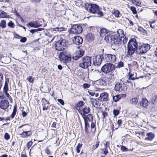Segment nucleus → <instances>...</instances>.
I'll return each mask as SVG.
<instances>
[{"label": "nucleus", "instance_id": "nucleus-63", "mask_svg": "<svg viewBox=\"0 0 157 157\" xmlns=\"http://www.w3.org/2000/svg\"><path fill=\"white\" fill-rule=\"evenodd\" d=\"M45 153L47 155H49L50 154V151L48 148H46V149H45Z\"/></svg>", "mask_w": 157, "mask_h": 157}, {"label": "nucleus", "instance_id": "nucleus-30", "mask_svg": "<svg viewBox=\"0 0 157 157\" xmlns=\"http://www.w3.org/2000/svg\"><path fill=\"white\" fill-rule=\"evenodd\" d=\"M122 95L119 94L113 97V99L114 101L117 102L120 100L122 97Z\"/></svg>", "mask_w": 157, "mask_h": 157}, {"label": "nucleus", "instance_id": "nucleus-24", "mask_svg": "<svg viewBox=\"0 0 157 157\" xmlns=\"http://www.w3.org/2000/svg\"><path fill=\"white\" fill-rule=\"evenodd\" d=\"M109 31L105 28H102L100 29V35L101 36H104L109 32Z\"/></svg>", "mask_w": 157, "mask_h": 157}, {"label": "nucleus", "instance_id": "nucleus-61", "mask_svg": "<svg viewBox=\"0 0 157 157\" xmlns=\"http://www.w3.org/2000/svg\"><path fill=\"white\" fill-rule=\"evenodd\" d=\"M26 38L25 37H23L20 40V41L22 43H24L26 41Z\"/></svg>", "mask_w": 157, "mask_h": 157}, {"label": "nucleus", "instance_id": "nucleus-1", "mask_svg": "<svg viewBox=\"0 0 157 157\" xmlns=\"http://www.w3.org/2000/svg\"><path fill=\"white\" fill-rule=\"evenodd\" d=\"M105 40L113 46L117 48L121 44L122 39L118 38L117 36L109 35L105 36Z\"/></svg>", "mask_w": 157, "mask_h": 157}, {"label": "nucleus", "instance_id": "nucleus-47", "mask_svg": "<svg viewBox=\"0 0 157 157\" xmlns=\"http://www.w3.org/2000/svg\"><path fill=\"white\" fill-rule=\"evenodd\" d=\"M5 139L6 140H8L10 138V136L7 133H6L4 136Z\"/></svg>", "mask_w": 157, "mask_h": 157}, {"label": "nucleus", "instance_id": "nucleus-34", "mask_svg": "<svg viewBox=\"0 0 157 157\" xmlns=\"http://www.w3.org/2000/svg\"><path fill=\"white\" fill-rule=\"evenodd\" d=\"M6 26V21L4 20H2L0 23V27L2 28H5Z\"/></svg>", "mask_w": 157, "mask_h": 157}, {"label": "nucleus", "instance_id": "nucleus-29", "mask_svg": "<svg viewBox=\"0 0 157 157\" xmlns=\"http://www.w3.org/2000/svg\"><path fill=\"white\" fill-rule=\"evenodd\" d=\"M31 132L30 131L23 132L20 134L22 137L25 138L30 136L31 135Z\"/></svg>", "mask_w": 157, "mask_h": 157}, {"label": "nucleus", "instance_id": "nucleus-11", "mask_svg": "<svg viewBox=\"0 0 157 157\" xmlns=\"http://www.w3.org/2000/svg\"><path fill=\"white\" fill-rule=\"evenodd\" d=\"M104 59L103 56L102 54L98 55L93 59V64L95 66H98L101 63L102 59Z\"/></svg>", "mask_w": 157, "mask_h": 157}, {"label": "nucleus", "instance_id": "nucleus-50", "mask_svg": "<svg viewBox=\"0 0 157 157\" xmlns=\"http://www.w3.org/2000/svg\"><path fill=\"white\" fill-rule=\"evenodd\" d=\"M99 142L98 141H97L96 144L94 145L93 147V149L94 150L96 149L99 146Z\"/></svg>", "mask_w": 157, "mask_h": 157}, {"label": "nucleus", "instance_id": "nucleus-18", "mask_svg": "<svg viewBox=\"0 0 157 157\" xmlns=\"http://www.w3.org/2000/svg\"><path fill=\"white\" fill-rule=\"evenodd\" d=\"M72 40L74 43L78 45L82 43L83 39L79 36H75L73 37Z\"/></svg>", "mask_w": 157, "mask_h": 157}, {"label": "nucleus", "instance_id": "nucleus-32", "mask_svg": "<svg viewBox=\"0 0 157 157\" xmlns=\"http://www.w3.org/2000/svg\"><path fill=\"white\" fill-rule=\"evenodd\" d=\"M138 100L137 98H134L131 99L129 101L130 103L134 105H136L138 102Z\"/></svg>", "mask_w": 157, "mask_h": 157}, {"label": "nucleus", "instance_id": "nucleus-51", "mask_svg": "<svg viewBox=\"0 0 157 157\" xmlns=\"http://www.w3.org/2000/svg\"><path fill=\"white\" fill-rule=\"evenodd\" d=\"M124 66V63L123 62L120 61L117 63V66L118 67H123Z\"/></svg>", "mask_w": 157, "mask_h": 157}, {"label": "nucleus", "instance_id": "nucleus-31", "mask_svg": "<svg viewBox=\"0 0 157 157\" xmlns=\"http://www.w3.org/2000/svg\"><path fill=\"white\" fill-rule=\"evenodd\" d=\"M52 34L53 33L52 31H51L50 32H48L46 34V36H48L49 38H50L52 37V39L50 40V42H52L53 40L56 37V36H53V35Z\"/></svg>", "mask_w": 157, "mask_h": 157}, {"label": "nucleus", "instance_id": "nucleus-2", "mask_svg": "<svg viewBox=\"0 0 157 157\" xmlns=\"http://www.w3.org/2000/svg\"><path fill=\"white\" fill-rule=\"evenodd\" d=\"M91 64V58L85 56L82 58V61L79 64V66L82 68H87L89 66H90Z\"/></svg>", "mask_w": 157, "mask_h": 157}, {"label": "nucleus", "instance_id": "nucleus-62", "mask_svg": "<svg viewBox=\"0 0 157 157\" xmlns=\"http://www.w3.org/2000/svg\"><path fill=\"white\" fill-rule=\"evenodd\" d=\"M41 0H30V1L33 3H37L40 2Z\"/></svg>", "mask_w": 157, "mask_h": 157}, {"label": "nucleus", "instance_id": "nucleus-13", "mask_svg": "<svg viewBox=\"0 0 157 157\" xmlns=\"http://www.w3.org/2000/svg\"><path fill=\"white\" fill-rule=\"evenodd\" d=\"M9 82V79L8 78L6 79L5 82L4 86L3 88V90L5 93L6 96L9 98V100H12V98L10 97L9 94L8 93L7 91L8 90V82Z\"/></svg>", "mask_w": 157, "mask_h": 157}, {"label": "nucleus", "instance_id": "nucleus-8", "mask_svg": "<svg viewBox=\"0 0 157 157\" xmlns=\"http://www.w3.org/2000/svg\"><path fill=\"white\" fill-rule=\"evenodd\" d=\"M8 100L4 96H0V107L2 109H5L9 106Z\"/></svg>", "mask_w": 157, "mask_h": 157}, {"label": "nucleus", "instance_id": "nucleus-41", "mask_svg": "<svg viewBox=\"0 0 157 157\" xmlns=\"http://www.w3.org/2000/svg\"><path fill=\"white\" fill-rule=\"evenodd\" d=\"M64 28L63 27H56L53 29V30L56 31H63Z\"/></svg>", "mask_w": 157, "mask_h": 157}, {"label": "nucleus", "instance_id": "nucleus-57", "mask_svg": "<svg viewBox=\"0 0 157 157\" xmlns=\"http://www.w3.org/2000/svg\"><path fill=\"white\" fill-rule=\"evenodd\" d=\"M57 101L58 102H59L60 104H61L62 105H64V101L63 100H62L61 99H59L57 100Z\"/></svg>", "mask_w": 157, "mask_h": 157}, {"label": "nucleus", "instance_id": "nucleus-59", "mask_svg": "<svg viewBox=\"0 0 157 157\" xmlns=\"http://www.w3.org/2000/svg\"><path fill=\"white\" fill-rule=\"evenodd\" d=\"M33 144V142L31 141L29 142L27 144V148L29 149L30 147L32 146Z\"/></svg>", "mask_w": 157, "mask_h": 157}, {"label": "nucleus", "instance_id": "nucleus-56", "mask_svg": "<svg viewBox=\"0 0 157 157\" xmlns=\"http://www.w3.org/2000/svg\"><path fill=\"white\" fill-rule=\"evenodd\" d=\"M103 153L105 155H106L108 152L107 148H105L103 149L102 150Z\"/></svg>", "mask_w": 157, "mask_h": 157}, {"label": "nucleus", "instance_id": "nucleus-10", "mask_svg": "<svg viewBox=\"0 0 157 157\" xmlns=\"http://www.w3.org/2000/svg\"><path fill=\"white\" fill-rule=\"evenodd\" d=\"M82 31V26L80 24H78L73 25L71 29V32L74 34H79Z\"/></svg>", "mask_w": 157, "mask_h": 157}, {"label": "nucleus", "instance_id": "nucleus-36", "mask_svg": "<svg viewBox=\"0 0 157 157\" xmlns=\"http://www.w3.org/2000/svg\"><path fill=\"white\" fill-rule=\"evenodd\" d=\"M93 4L90 3H86L85 5V7L86 10H89L90 8H91V6Z\"/></svg>", "mask_w": 157, "mask_h": 157}, {"label": "nucleus", "instance_id": "nucleus-39", "mask_svg": "<svg viewBox=\"0 0 157 157\" xmlns=\"http://www.w3.org/2000/svg\"><path fill=\"white\" fill-rule=\"evenodd\" d=\"M93 115L92 114H89L87 115V117L86 118L87 119V120L88 119L89 121L91 122L93 120Z\"/></svg>", "mask_w": 157, "mask_h": 157}, {"label": "nucleus", "instance_id": "nucleus-22", "mask_svg": "<svg viewBox=\"0 0 157 157\" xmlns=\"http://www.w3.org/2000/svg\"><path fill=\"white\" fill-rule=\"evenodd\" d=\"M85 122V128L84 129L86 132L88 134L89 133V130L88 128L90 127V125L88 122L87 119L85 117H83Z\"/></svg>", "mask_w": 157, "mask_h": 157}, {"label": "nucleus", "instance_id": "nucleus-42", "mask_svg": "<svg viewBox=\"0 0 157 157\" xmlns=\"http://www.w3.org/2000/svg\"><path fill=\"white\" fill-rule=\"evenodd\" d=\"M82 147V144H78V145L77 146L76 148V150L77 153H79L80 151V149Z\"/></svg>", "mask_w": 157, "mask_h": 157}, {"label": "nucleus", "instance_id": "nucleus-33", "mask_svg": "<svg viewBox=\"0 0 157 157\" xmlns=\"http://www.w3.org/2000/svg\"><path fill=\"white\" fill-rule=\"evenodd\" d=\"M82 112L85 114H88L90 112V108L89 107H86L82 109Z\"/></svg>", "mask_w": 157, "mask_h": 157}, {"label": "nucleus", "instance_id": "nucleus-58", "mask_svg": "<svg viewBox=\"0 0 157 157\" xmlns=\"http://www.w3.org/2000/svg\"><path fill=\"white\" fill-rule=\"evenodd\" d=\"M14 25L12 21H10L8 24V25L10 27L13 28V25Z\"/></svg>", "mask_w": 157, "mask_h": 157}, {"label": "nucleus", "instance_id": "nucleus-3", "mask_svg": "<svg viewBox=\"0 0 157 157\" xmlns=\"http://www.w3.org/2000/svg\"><path fill=\"white\" fill-rule=\"evenodd\" d=\"M150 49V45L148 44H143L136 49V53L142 55L146 53Z\"/></svg>", "mask_w": 157, "mask_h": 157}, {"label": "nucleus", "instance_id": "nucleus-6", "mask_svg": "<svg viewBox=\"0 0 157 157\" xmlns=\"http://www.w3.org/2000/svg\"><path fill=\"white\" fill-rule=\"evenodd\" d=\"M100 9L98 5L93 4L91 8L89 9V12L93 14L97 13L99 17H101L103 16V14Z\"/></svg>", "mask_w": 157, "mask_h": 157}, {"label": "nucleus", "instance_id": "nucleus-7", "mask_svg": "<svg viewBox=\"0 0 157 157\" xmlns=\"http://www.w3.org/2000/svg\"><path fill=\"white\" fill-rule=\"evenodd\" d=\"M67 43L66 40L62 39L58 40L56 44L55 48L57 51L63 50L64 48L66 47Z\"/></svg>", "mask_w": 157, "mask_h": 157}, {"label": "nucleus", "instance_id": "nucleus-15", "mask_svg": "<svg viewBox=\"0 0 157 157\" xmlns=\"http://www.w3.org/2000/svg\"><path fill=\"white\" fill-rule=\"evenodd\" d=\"M89 102L92 105L93 108L94 107L97 108H98L101 104L98 100L93 98L90 99Z\"/></svg>", "mask_w": 157, "mask_h": 157}, {"label": "nucleus", "instance_id": "nucleus-23", "mask_svg": "<svg viewBox=\"0 0 157 157\" xmlns=\"http://www.w3.org/2000/svg\"><path fill=\"white\" fill-rule=\"evenodd\" d=\"M140 105L141 106L143 107H147L148 105V101L145 98H142L140 102Z\"/></svg>", "mask_w": 157, "mask_h": 157}, {"label": "nucleus", "instance_id": "nucleus-52", "mask_svg": "<svg viewBox=\"0 0 157 157\" xmlns=\"http://www.w3.org/2000/svg\"><path fill=\"white\" fill-rule=\"evenodd\" d=\"M109 142L108 141H107L104 144V146L105 148H109Z\"/></svg>", "mask_w": 157, "mask_h": 157}, {"label": "nucleus", "instance_id": "nucleus-17", "mask_svg": "<svg viewBox=\"0 0 157 157\" xmlns=\"http://www.w3.org/2000/svg\"><path fill=\"white\" fill-rule=\"evenodd\" d=\"M128 46L131 47H133L134 48L136 49L137 48V43L136 39L134 38L131 39L128 42Z\"/></svg>", "mask_w": 157, "mask_h": 157}, {"label": "nucleus", "instance_id": "nucleus-43", "mask_svg": "<svg viewBox=\"0 0 157 157\" xmlns=\"http://www.w3.org/2000/svg\"><path fill=\"white\" fill-rule=\"evenodd\" d=\"M128 79H131L132 80H135V78L134 77H133L134 75L133 74H131L130 71L128 73Z\"/></svg>", "mask_w": 157, "mask_h": 157}, {"label": "nucleus", "instance_id": "nucleus-38", "mask_svg": "<svg viewBox=\"0 0 157 157\" xmlns=\"http://www.w3.org/2000/svg\"><path fill=\"white\" fill-rule=\"evenodd\" d=\"M75 3L76 6L80 7L82 5V2L80 0H77L75 1Z\"/></svg>", "mask_w": 157, "mask_h": 157}, {"label": "nucleus", "instance_id": "nucleus-49", "mask_svg": "<svg viewBox=\"0 0 157 157\" xmlns=\"http://www.w3.org/2000/svg\"><path fill=\"white\" fill-rule=\"evenodd\" d=\"M119 113V112L118 110L114 109L113 111V114L115 116H117Z\"/></svg>", "mask_w": 157, "mask_h": 157}, {"label": "nucleus", "instance_id": "nucleus-60", "mask_svg": "<svg viewBox=\"0 0 157 157\" xmlns=\"http://www.w3.org/2000/svg\"><path fill=\"white\" fill-rule=\"evenodd\" d=\"M122 42L123 44H124L126 43L128 39L125 36L124 37V38H122Z\"/></svg>", "mask_w": 157, "mask_h": 157}, {"label": "nucleus", "instance_id": "nucleus-28", "mask_svg": "<svg viewBox=\"0 0 157 157\" xmlns=\"http://www.w3.org/2000/svg\"><path fill=\"white\" fill-rule=\"evenodd\" d=\"M42 101L43 102V110H47L48 106L47 105L46 102H47V101L45 98H43L42 99Z\"/></svg>", "mask_w": 157, "mask_h": 157}, {"label": "nucleus", "instance_id": "nucleus-37", "mask_svg": "<svg viewBox=\"0 0 157 157\" xmlns=\"http://www.w3.org/2000/svg\"><path fill=\"white\" fill-rule=\"evenodd\" d=\"M109 82H112L114 80V75L112 73H110L109 75Z\"/></svg>", "mask_w": 157, "mask_h": 157}, {"label": "nucleus", "instance_id": "nucleus-27", "mask_svg": "<svg viewBox=\"0 0 157 157\" xmlns=\"http://www.w3.org/2000/svg\"><path fill=\"white\" fill-rule=\"evenodd\" d=\"M86 39L88 41H92L94 38V35L91 33H88L86 36Z\"/></svg>", "mask_w": 157, "mask_h": 157}, {"label": "nucleus", "instance_id": "nucleus-14", "mask_svg": "<svg viewBox=\"0 0 157 157\" xmlns=\"http://www.w3.org/2000/svg\"><path fill=\"white\" fill-rule=\"evenodd\" d=\"M124 88L123 84L119 83H117L116 84L114 89L115 90L118 92L123 93L124 92Z\"/></svg>", "mask_w": 157, "mask_h": 157}, {"label": "nucleus", "instance_id": "nucleus-16", "mask_svg": "<svg viewBox=\"0 0 157 157\" xmlns=\"http://www.w3.org/2000/svg\"><path fill=\"white\" fill-rule=\"evenodd\" d=\"M84 52L82 50L79 51L74 53L73 56V58L75 60H77L81 57L84 55Z\"/></svg>", "mask_w": 157, "mask_h": 157}, {"label": "nucleus", "instance_id": "nucleus-46", "mask_svg": "<svg viewBox=\"0 0 157 157\" xmlns=\"http://www.w3.org/2000/svg\"><path fill=\"white\" fill-rule=\"evenodd\" d=\"M130 10L132 11V13L134 14L137 13L136 9L135 7L134 6H131L130 7Z\"/></svg>", "mask_w": 157, "mask_h": 157}, {"label": "nucleus", "instance_id": "nucleus-64", "mask_svg": "<svg viewBox=\"0 0 157 157\" xmlns=\"http://www.w3.org/2000/svg\"><path fill=\"white\" fill-rule=\"evenodd\" d=\"M122 123V121L121 119L118 120L117 123L119 126H120Z\"/></svg>", "mask_w": 157, "mask_h": 157}, {"label": "nucleus", "instance_id": "nucleus-55", "mask_svg": "<svg viewBox=\"0 0 157 157\" xmlns=\"http://www.w3.org/2000/svg\"><path fill=\"white\" fill-rule=\"evenodd\" d=\"M127 148L124 146H121V149L123 151H128Z\"/></svg>", "mask_w": 157, "mask_h": 157}, {"label": "nucleus", "instance_id": "nucleus-44", "mask_svg": "<svg viewBox=\"0 0 157 157\" xmlns=\"http://www.w3.org/2000/svg\"><path fill=\"white\" fill-rule=\"evenodd\" d=\"M42 30V28H39L37 29H32L30 30V32L32 33H33L35 32H37L38 31H41Z\"/></svg>", "mask_w": 157, "mask_h": 157}, {"label": "nucleus", "instance_id": "nucleus-19", "mask_svg": "<svg viewBox=\"0 0 157 157\" xmlns=\"http://www.w3.org/2000/svg\"><path fill=\"white\" fill-rule=\"evenodd\" d=\"M41 25H39L38 22L36 21H31L29 22L27 24V26L31 27L33 28H37L40 26Z\"/></svg>", "mask_w": 157, "mask_h": 157}, {"label": "nucleus", "instance_id": "nucleus-54", "mask_svg": "<svg viewBox=\"0 0 157 157\" xmlns=\"http://www.w3.org/2000/svg\"><path fill=\"white\" fill-rule=\"evenodd\" d=\"M27 79V80L31 83L33 82V79H32V76H31L28 77Z\"/></svg>", "mask_w": 157, "mask_h": 157}, {"label": "nucleus", "instance_id": "nucleus-25", "mask_svg": "<svg viewBox=\"0 0 157 157\" xmlns=\"http://www.w3.org/2000/svg\"><path fill=\"white\" fill-rule=\"evenodd\" d=\"M147 137L145 138L146 140L151 141L155 137V135L152 132H149L147 133Z\"/></svg>", "mask_w": 157, "mask_h": 157}, {"label": "nucleus", "instance_id": "nucleus-21", "mask_svg": "<svg viewBox=\"0 0 157 157\" xmlns=\"http://www.w3.org/2000/svg\"><path fill=\"white\" fill-rule=\"evenodd\" d=\"M116 36H117L118 38L121 39L124 38V37L125 36L123 31L121 29H119L117 31L116 33Z\"/></svg>", "mask_w": 157, "mask_h": 157}, {"label": "nucleus", "instance_id": "nucleus-53", "mask_svg": "<svg viewBox=\"0 0 157 157\" xmlns=\"http://www.w3.org/2000/svg\"><path fill=\"white\" fill-rule=\"evenodd\" d=\"M90 86V84L86 83H84L83 85V88H89Z\"/></svg>", "mask_w": 157, "mask_h": 157}, {"label": "nucleus", "instance_id": "nucleus-12", "mask_svg": "<svg viewBox=\"0 0 157 157\" xmlns=\"http://www.w3.org/2000/svg\"><path fill=\"white\" fill-rule=\"evenodd\" d=\"M109 99V94L106 92H104L100 94L99 97L98 98V100L101 102H106Z\"/></svg>", "mask_w": 157, "mask_h": 157}, {"label": "nucleus", "instance_id": "nucleus-45", "mask_svg": "<svg viewBox=\"0 0 157 157\" xmlns=\"http://www.w3.org/2000/svg\"><path fill=\"white\" fill-rule=\"evenodd\" d=\"M6 14L4 11H2L0 14V18H4L6 17Z\"/></svg>", "mask_w": 157, "mask_h": 157}, {"label": "nucleus", "instance_id": "nucleus-4", "mask_svg": "<svg viewBox=\"0 0 157 157\" xmlns=\"http://www.w3.org/2000/svg\"><path fill=\"white\" fill-rule=\"evenodd\" d=\"M115 67L111 63H107L104 65L101 68V71L105 74H108L114 71Z\"/></svg>", "mask_w": 157, "mask_h": 157}, {"label": "nucleus", "instance_id": "nucleus-48", "mask_svg": "<svg viewBox=\"0 0 157 157\" xmlns=\"http://www.w3.org/2000/svg\"><path fill=\"white\" fill-rule=\"evenodd\" d=\"M150 26L151 28L152 29H155V26L154 24L155 23L154 21L153 22H150Z\"/></svg>", "mask_w": 157, "mask_h": 157}, {"label": "nucleus", "instance_id": "nucleus-26", "mask_svg": "<svg viewBox=\"0 0 157 157\" xmlns=\"http://www.w3.org/2000/svg\"><path fill=\"white\" fill-rule=\"evenodd\" d=\"M127 53L129 55L131 56L134 53L135 50H136V49L134 48L133 47H130L129 46H127Z\"/></svg>", "mask_w": 157, "mask_h": 157}, {"label": "nucleus", "instance_id": "nucleus-20", "mask_svg": "<svg viewBox=\"0 0 157 157\" xmlns=\"http://www.w3.org/2000/svg\"><path fill=\"white\" fill-rule=\"evenodd\" d=\"M99 90H88V94L92 96H95V97H97L99 96V94L98 92V91H99Z\"/></svg>", "mask_w": 157, "mask_h": 157}, {"label": "nucleus", "instance_id": "nucleus-5", "mask_svg": "<svg viewBox=\"0 0 157 157\" xmlns=\"http://www.w3.org/2000/svg\"><path fill=\"white\" fill-rule=\"evenodd\" d=\"M59 59L63 63H66L71 60V55L67 52L64 51L61 52L59 54Z\"/></svg>", "mask_w": 157, "mask_h": 157}, {"label": "nucleus", "instance_id": "nucleus-40", "mask_svg": "<svg viewBox=\"0 0 157 157\" xmlns=\"http://www.w3.org/2000/svg\"><path fill=\"white\" fill-rule=\"evenodd\" d=\"M113 13L115 17H119L120 13L119 10H115L114 11V12Z\"/></svg>", "mask_w": 157, "mask_h": 157}, {"label": "nucleus", "instance_id": "nucleus-9", "mask_svg": "<svg viewBox=\"0 0 157 157\" xmlns=\"http://www.w3.org/2000/svg\"><path fill=\"white\" fill-rule=\"evenodd\" d=\"M104 59L106 62L114 63L116 59V57L114 55L110 54H103Z\"/></svg>", "mask_w": 157, "mask_h": 157}, {"label": "nucleus", "instance_id": "nucleus-35", "mask_svg": "<svg viewBox=\"0 0 157 157\" xmlns=\"http://www.w3.org/2000/svg\"><path fill=\"white\" fill-rule=\"evenodd\" d=\"M17 107L15 106L14 107L13 112L11 116V117L12 119L13 118L15 117V116L16 115V113L17 112Z\"/></svg>", "mask_w": 157, "mask_h": 157}]
</instances>
